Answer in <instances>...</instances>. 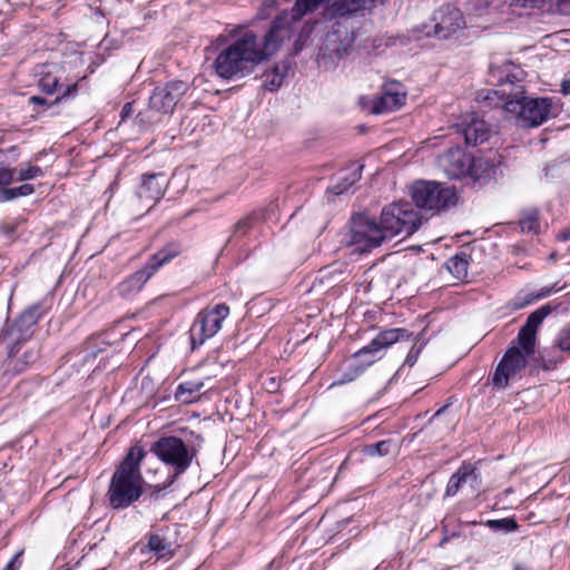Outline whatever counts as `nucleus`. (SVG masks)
<instances>
[{
    "label": "nucleus",
    "mask_w": 570,
    "mask_h": 570,
    "mask_svg": "<svg viewBox=\"0 0 570 570\" xmlns=\"http://www.w3.org/2000/svg\"><path fill=\"white\" fill-rule=\"evenodd\" d=\"M421 352L422 346L413 345L406 355L403 366L407 365L412 367L416 363Z\"/></svg>",
    "instance_id": "nucleus-41"
},
{
    "label": "nucleus",
    "mask_w": 570,
    "mask_h": 570,
    "mask_svg": "<svg viewBox=\"0 0 570 570\" xmlns=\"http://www.w3.org/2000/svg\"><path fill=\"white\" fill-rule=\"evenodd\" d=\"M22 551L17 552L2 570H19L21 568Z\"/></svg>",
    "instance_id": "nucleus-44"
},
{
    "label": "nucleus",
    "mask_w": 570,
    "mask_h": 570,
    "mask_svg": "<svg viewBox=\"0 0 570 570\" xmlns=\"http://www.w3.org/2000/svg\"><path fill=\"white\" fill-rule=\"evenodd\" d=\"M414 205L424 210H448L458 200L455 190L436 181L417 180L410 188Z\"/></svg>",
    "instance_id": "nucleus-6"
},
{
    "label": "nucleus",
    "mask_w": 570,
    "mask_h": 570,
    "mask_svg": "<svg viewBox=\"0 0 570 570\" xmlns=\"http://www.w3.org/2000/svg\"><path fill=\"white\" fill-rule=\"evenodd\" d=\"M45 175L41 167L37 165H31L27 168H22L18 171L16 180L18 181H27L30 179H35L38 177H42Z\"/></svg>",
    "instance_id": "nucleus-38"
},
{
    "label": "nucleus",
    "mask_w": 570,
    "mask_h": 570,
    "mask_svg": "<svg viewBox=\"0 0 570 570\" xmlns=\"http://www.w3.org/2000/svg\"><path fill=\"white\" fill-rule=\"evenodd\" d=\"M146 456V451L135 445L130 448L126 456L114 472L107 497L112 509H126L142 495L144 478L140 472V463Z\"/></svg>",
    "instance_id": "nucleus-4"
},
{
    "label": "nucleus",
    "mask_w": 570,
    "mask_h": 570,
    "mask_svg": "<svg viewBox=\"0 0 570 570\" xmlns=\"http://www.w3.org/2000/svg\"><path fill=\"white\" fill-rule=\"evenodd\" d=\"M562 92H563L564 95L570 94V81H569V82H566V81H564V82L562 83Z\"/></svg>",
    "instance_id": "nucleus-52"
},
{
    "label": "nucleus",
    "mask_w": 570,
    "mask_h": 570,
    "mask_svg": "<svg viewBox=\"0 0 570 570\" xmlns=\"http://www.w3.org/2000/svg\"><path fill=\"white\" fill-rule=\"evenodd\" d=\"M558 238L561 240H570V226L562 229L558 235Z\"/></svg>",
    "instance_id": "nucleus-49"
},
{
    "label": "nucleus",
    "mask_w": 570,
    "mask_h": 570,
    "mask_svg": "<svg viewBox=\"0 0 570 570\" xmlns=\"http://www.w3.org/2000/svg\"><path fill=\"white\" fill-rule=\"evenodd\" d=\"M148 548L157 556V558H164L173 554L171 543L158 533L149 535Z\"/></svg>",
    "instance_id": "nucleus-31"
},
{
    "label": "nucleus",
    "mask_w": 570,
    "mask_h": 570,
    "mask_svg": "<svg viewBox=\"0 0 570 570\" xmlns=\"http://www.w3.org/2000/svg\"><path fill=\"white\" fill-rule=\"evenodd\" d=\"M514 80H517V76L515 75H511V73H505L504 76L500 75L498 76V81L499 82H510V83H513Z\"/></svg>",
    "instance_id": "nucleus-48"
},
{
    "label": "nucleus",
    "mask_w": 570,
    "mask_h": 570,
    "mask_svg": "<svg viewBox=\"0 0 570 570\" xmlns=\"http://www.w3.org/2000/svg\"><path fill=\"white\" fill-rule=\"evenodd\" d=\"M0 154H3V150L0 149Z\"/></svg>",
    "instance_id": "nucleus-56"
},
{
    "label": "nucleus",
    "mask_w": 570,
    "mask_h": 570,
    "mask_svg": "<svg viewBox=\"0 0 570 570\" xmlns=\"http://www.w3.org/2000/svg\"><path fill=\"white\" fill-rule=\"evenodd\" d=\"M19 353V346L16 347V353L13 355H10L8 352V360L6 362V374H12L17 375L26 371V368L29 366L28 364H24V360L21 357H17Z\"/></svg>",
    "instance_id": "nucleus-35"
},
{
    "label": "nucleus",
    "mask_w": 570,
    "mask_h": 570,
    "mask_svg": "<svg viewBox=\"0 0 570 570\" xmlns=\"http://www.w3.org/2000/svg\"><path fill=\"white\" fill-rule=\"evenodd\" d=\"M35 193V186L29 183H24L18 187L2 188L0 190V200L10 202L19 197L29 196Z\"/></svg>",
    "instance_id": "nucleus-32"
},
{
    "label": "nucleus",
    "mask_w": 570,
    "mask_h": 570,
    "mask_svg": "<svg viewBox=\"0 0 570 570\" xmlns=\"http://www.w3.org/2000/svg\"><path fill=\"white\" fill-rule=\"evenodd\" d=\"M16 169L0 164V187L8 186L16 179Z\"/></svg>",
    "instance_id": "nucleus-40"
},
{
    "label": "nucleus",
    "mask_w": 570,
    "mask_h": 570,
    "mask_svg": "<svg viewBox=\"0 0 570 570\" xmlns=\"http://www.w3.org/2000/svg\"><path fill=\"white\" fill-rule=\"evenodd\" d=\"M469 165V171L466 177H470L473 183L480 186L487 184L494 174V167L482 158H473L471 156Z\"/></svg>",
    "instance_id": "nucleus-25"
},
{
    "label": "nucleus",
    "mask_w": 570,
    "mask_h": 570,
    "mask_svg": "<svg viewBox=\"0 0 570 570\" xmlns=\"http://www.w3.org/2000/svg\"><path fill=\"white\" fill-rule=\"evenodd\" d=\"M557 346L561 351L570 352V324L559 332L557 337Z\"/></svg>",
    "instance_id": "nucleus-39"
},
{
    "label": "nucleus",
    "mask_w": 570,
    "mask_h": 570,
    "mask_svg": "<svg viewBox=\"0 0 570 570\" xmlns=\"http://www.w3.org/2000/svg\"><path fill=\"white\" fill-rule=\"evenodd\" d=\"M292 33L291 18L286 13L277 16L263 37L246 31L217 55L214 61L216 75L225 80L249 76L257 66L276 53Z\"/></svg>",
    "instance_id": "nucleus-1"
},
{
    "label": "nucleus",
    "mask_w": 570,
    "mask_h": 570,
    "mask_svg": "<svg viewBox=\"0 0 570 570\" xmlns=\"http://www.w3.org/2000/svg\"><path fill=\"white\" fill-rule=\"evenodd\" d=\"M556 292H558V289L554 286H544L538 292H520L513 299L510 301L509 306L514 311H519L532 304L533 302L550 296Z\"/></svg>",
    "instance_id": "nucleus-26"
},
{
    "label": "nucleus",
    "mask_w": 570,
    "mask_h": 570,
    "mask_svg": "<svg viewBox=\"0 0 570 570\" xmlns=\"http://www.w3.org/2000/svg\"><path fill=\"white\" fill-rule=\"evenodd\" d=\"M422 217L405 220L401 216H352L347 245L354 252L366 253L397 235L409 237L421 227Z\"/></svg>",
    "instance_id": "nucleus-2"
},
{
    "label": "nucleus",
    "mask_w": 570,
    "mask_h": 570,
    "mask_svg": "<svg viewBox=\"0 0 570 570\" xmlns=\"http://www.w3.org/2000/svg\"><path fill=\"white\" fill-rule=\"evenodd\" d=\"M363 168L364 165H358L347 175L342 176L334 185L330 186L326 190L327 202H333L335 196H341L348 191V189L361 179Z\"/></svg>",
    "instance_id": "nucleus-23"
},
{
    "label": "nucleus",
    "mask_w": 570,
    "mask_h": 570,
    "mask_svg": "<svg viewBox=\"0 0 570 570\" xmlns=\"http://www.w3.org/2000/svg\"><path fill=\"white\" fill-rule=\"evenodd\" d=\"M168 186V179L164 173H146L141 175V183L137 190L142 200L157 203L163 198Z\"/></svg>",
    "instance_id": "nucleus-19"
},
{
    "label": "nucleus",
    "mask_w": 570,
    "mask_h": 570,
    "mask_svg": "<svg viewBox=\"0 0 570 570\" xmlns=\"http://www.w3.org/2000/svg\"><path fill=\"white\" fill-rule=\"evenodd\" d=\"M282 209H283V208L279 206V204H278V203H275V204L273 203V204H271V208H268V209H267V214L274 213V212H276V210H278V212H279V210H282Z\"/></svg>",
    "instance_id": "nucleus-51"
},
{
    "label": "nucleus",
    "mask_w": 570,
    "mask_h": 570,
    "mask_svg": "<svg viewBox=\"0 0 570 570\" xmlns=\"http://www.w3.org/2000/svg\"><path fill=\"white\" fill-rule=\"evenodd\" d=\"M556 292H558V289L554 286H544L538 292H520L513 299L510 301L509 306L514 311H519L532 304L533 302L550 296Z\"/></svg>",
    "instance_id": "nucleus-27"
},
{
    "label": "nucleus",
    "mask_w": 570,
    "mask_h": 570,
    "mask_svg": "<svg viewBox=\"0 0 570 570\" xmlns=\"http://www.w3.org/2000/svg\"><path fill=\"white\" fill-rule=\"evenodd\" d=\"M381 214H414L411 205L405 200L393 202L384 206Z\"/></svg>",
    "instance_id": "nucleus-36"
},
{
    "label": "nucleus",
    "mask_w": 570,
    "mask_h": 570,
    "mask_svg": "<svg viewBox=\"0 0 570 570\" xmlns=\"http://www.w3.org/2000/svg\"><path fill=\"white\" fill-rule=\"evenodd\" d=\"M406 91L397 81L384 85L383 92L373 100L372 112L380 115L394 111L405 104Z\"/></svg>",
    "instance_id": "nucleus-16"
},
{
    "label": "nucleus",
    "mask_w": 570,
    "mask_h": 570,
    "mask_svg": "<svg viewBox=\"0 0 570 570\" xmlns=\"http://www.w3.org/2000/svg\"><path fill=\"white\" fill-rule=\"evenodd\" d=\"M150 451L177 474L186 472L197 455L195 446H188L178 436H161L151 444Z\"/></svg>",
    "instance_id": "nucleus-7"
},
{
    "label": "nucleus",
    "mask_w": 570,
    "mask_h": 570,
    "mask_svg": "<svg viewBox=\"0 0 570 570\" xmlns=\"http://www.w3.org/2000/svg\"><path fill=\"white\" fill-rule=\"evenodd\" d=\"M456 130L464 137L465 144L470 146H479L489 141L493 134L491 125L475 116L458 124Z\"/></svg>",
    "instance_id": "nucleus-17"
},
{
    "label": "nucleus",
    "mask_w": 570,
    "mask_h": 570,
    "mask_svg": "<svg viewBox=\"0 0 570 570\" xmlns=\"http://www.w3.org/2000/svg\"><path fill=\"white\" fill-rule=\"evenodd\" d=\"M522 86H518L515 91L507 94L504 90H485L478 94V100L487 104L488 107H502L515 124L523 128H533L541 126L552 115V98H531L524 96Z\"/></svg>",
    "instance_id": "nucleus-3"
},
{
    "label": "nucleus",
    "mask_w": 570,
    "mask_h": 570,
    "mask_svg": "<svg viewBox=\"0 0 570 570\" xmlns=\"http://www.w3.org/2000/svg\"><path fill=\"white\" fill-rule=\"evenodd\" d=\"M204 387L202 381H187L180 383L175 392L176 401L181 403H191L195 400V395Z\"/></svg>",
    "instance_id": "nucleus-29"
},
{
    "label": "nucleus",
    "mask_w": 570,
    "mask_h": 570,
    "mask_svg": "<svg viewBox=\"0 0 570 570\" xmlns=\"http://www.w3.org/2000/svg\"><path fill=\"white\" fill-rule=\"evenodd\" d=\"M497 71H500V70H499V68H494V67H491V68H490V72H491V75H492L493 77H497V75H495V72H497Z\"/></svg>",
    "instance_id": "nucleus-53"
},
{
    "label": "nucleus",
    "mask_w": 570,
    "mask_h": 570,
    "mask_svg": "<svg viewBox=\"0 0 570 570\" xmlns=\"http://www.w3.org/2000/svg\"><path fill=\"white\" fill-rule=\"evenodd\" d=\"M250 224L249 216H245L239 219L235 226L236 233L245 234Z\"/></svg>",
    "instance_id": "nucleus-46"
},
{
    "label": "nucleus",
    "mask_w": 570,
    "mask_h": 570,
    "mask_svg": "<svg viewBox=\"0 0 570 570\" xmlns=\"http://www.w3.org/2000/svg\"><path fill=\"white\" fill-rule=\"evenodd\" d=\"M188 89L189 85L183 80H173L156 87L149 97V108L164 115L171 114Z\"/></svg>",
    "instance_id": "nucleus-12"
},
{
    "label": "nucleus",
    "mask_w": 570,
    "mask_h": 570,
    "mask_svg": "<svg viewBox=\"0 0 570 570\" xmlns=\"http://www.w3.org/2000/svg\"><path fill=\"white\" fill-rule=\"evenodd\" d=\"M16 232V225L12 224H3L0 226V234L7 238L8 240L13 239Z\"/></svg>",
    "instance_id": "nucleus-45"
},
{
    "label": "nucleus",
    "mask_w": 570,
    "mask_h": 570,
    "mask_svg": "<svg viewBox=\"0 0 570 570\" xmlns=\"http://www.w3.org/2000/svg\"><path fill=\"white\" fill-rule=\"evenodd\" d=\"M528 354L522 353L520 347L510 346L503 354L494 371L492 383L499 389H504L509 380L518 375L528 364Z\"/></svg>",
    "instance_id": "nucleus-13"
},
{
    "label": "nucleus",
    "mask_w": 570,
    "mask_h": 570,
    "mask_svg": "<svg viewBox=\"0 0 570 570\" xmlns=\"http://www.w3.org/2000/svg\"><path fill=\"white\" fill-rule=\"evenodd\" d=\"M40 90L45 94L52 95L58 91V97L55 99L53 104L60 102L63 98L68 96H76L78 91V87L76 83L63 87L59 86V80L57 77H52L47 75L39 80L38 83Z\"/></svg>",
    "instance_id": "nucleus-24"
},
{
    "label": "nucleus",
    "mask_w": 570,
    "mask_h": 570,
    "mask_svg": "<svg viewBox=\"0 0 570 570\" xmlns=\"http://www.w3.org/2000/svg\"><path fill=\"white\" fill-rule=\"evenodd\" d=\"M519 226L524 234H537L540 229L539 216H523L519 220Z\"/></svg>",
    "instance_id": "nucleus-37"
},
{
    "label": "nucleus",
    "mask_w": 570,
    "mask_h": 570,
    "mask_svg": "<svg viewBox=\"0 0 570 570\" xmlns=\"http://www.w3.org/2000/svg\"><path fill=\"white\" fill-rule=\"evenodd\" d=\"M552 311L553 307L550 304H546L532 312L527 317L525 323L519 330L518 336L515 338V346L520 347L522 353L530 356L534 355L537 345V332L540 325L543 323L544 318L548 317Z\"/></svg>",
    "instance_id": "nucleus-14"
},
{
    "label": "nucleus",
    "mask_w": 570,
    "mask_h": 570,
    "mask_svg": "<svg viewBox=\"0 0 570 570\" xmlns=\"http://www.w3.org/2000/svg\"><path fill=\"white\" fill-rule=\"evenodd\" d=\"M563 352L557 345L551 348H544L539 353V356L533 361L530 367V374H538L539 370L553 371L563 361Z\"/></svg>",
    "instance_id": "nucleus-21"
},
{
    "label": "nucleus",
    "mask_w": 570,
    "mask_h": 570,
    "mask_svg": "<svg viewBox=\"0 0 570 570\" xmlns=\"http://www.w3.org/2000/svg\"><path fill=\"white\" fill-rule=\"evenodd\" d=\"M485 525L492 531H502L504 533L514 532L519 529V524L514 518L491 519L485 522Z\"/></svg>",
    "instance_id": "nucleus-33"
},
{
    "label": "nucleus",
    "mask_w": 570,
    "mask_h": 570,
    "mask_svg": "<svg viewBox=\"0 0 570 570\" xmlns=\"http://www.w3.org/2000/svg\"><path fill=\"white\" fill-rule=\"evenodd\" d=\"M471 155L465 154L460 147L450 148L441 155L439 163L449 178L461 179L466 177Z\"/></svg>",
    "instance_id": "nucleus-18"
},
{
    "label": "nucleus",
    "mask_w": 570,
    "mask_h": 570,
    "mask_svg": "<svg viewBox=\"0 0 570 570\" xmlns=\"http://www.w3.org/2000/svg\"><path fill=\"white\" fill-rule=\"evenodd\" d=\"M446 541H448V538L445 537V538L441 541V546H442V544H444Z\"/></svg>",
    "instance_id": "nucleus-55"
},
{
    "label": "nucleus",
    "mask_w": 570,
    "mask_h": 570,
    "mask_svg": "<svg viewBox=\"0 0 570 570\" xmlns=\"http://www.w3.org/2000/svg\"><path fill=\"white\" fill-rule=\"evenodd\" d=\"M30 102L37 104V105H47V100L45 98L39 97V96H32L30 98Z\"/></svg>",
    "instance_id": "nucleus-50"
},
{
    "label": "nucleus",
    "mask_w": 570,
    "mask_h": 570,
    "mask_svg": "<svg viewBox=\"0 0 570 570\" xmlns=\"http://www.w3.org/2000/svg\"><path fill=\"white\" fill-rule=\"evenodd\" d=\"M433 36L439 39H449L465 26L462 12L451 6L444 4L439 8L432 17ZM432 36L431 31L426 32Z\"/></svg>",
    "instance_id": "nucleus-15"
},
{
    "label": "nucleus",
    "mask_w": 570,
    "mask_h": 570,
    "mask_svg": "<svg viewBox=\"0 0 570 570\" xmlns=\"http://www.w3.org/2000/svg\"><path fill=\"white\" fill-rule=\"evenodd\" d=\"M21 358L24 360V364H33L39 358V351L37 348H28Z\"/></svg>",
    "instance_id": "nucleus-43"
},
{
    "label": "nucleus",
    "mask_w": 570,
    "mask_h": 570,
    "mask_svg": "<svg viewBox=\"0 0 570 570\" xmlns=\"http://www.w3.org/2000/svg\"><path fill=\"white\" fill-rule=\"evenodd\" d=\"M286 69L285 63L276 65L269 72L265 73L263 87L268 91L277 90L283 85Z\"/></svg>",
    "instance_id": "nucleus-30"
},
{
    "label": "nucleus",
    "mask_w": 570,
    "mask_h": 570,
    "mask_svg": "<svg viewBox=\"0 0 570 570\" xmlns=\"http://www.w3.org/2000/svg\"><path fill=\"white\" fill-rule=\"evenodd\" d=\"M353 43L354 37L352 35H342L337 31L327 33L318 50V67L326 71L334 70L340 60L351 52Z\"/></svg>",
    "instance_id": "nucleus-11"
},
{
    "label": "nucleus",
    "mask_w": 570,
    "mask_h": 570,
    "mask_svg": "<svg viewBox=\"0 0 570 570\" xmlns=\"http://www.w3.org/2000/svg\"><path fill=\"white\" fill-rule=\"evenodd\" d=\"M39 320V307L26 309L13 323L1 331L0 343L6 345L10 355L16 353V347L27 342L32 336V327Z\"/></svg>",
    "instance_id": "nucleus-10"
},
{
    "label": "nucleus",
    "mask_w": 570,
    "mask_h": 570,
    "mask_svg": "<svg viewBox=\"0 0 570 570\" xmlns=\"http://www.w3.org/2000/svg\"><path fill=\"white\" fill-rule=\"evenodd\" d=\"M413 333L405 328H387L381 331L367 345L358 350L354 357L361 360L364 367L381 360L389 347L397 342L412 341Z\"/></svg>",
    "instance_id": "nucleus-9"
},
{
    "label": "nucleus",
    "mask_w": 570,
    "mask_h": 570,
    "mask_svg": "<svg viewBox=\"0 0 570 570\" xmlns=\"http://www.w3.org/2000/svg\"><path fill=\"white\" fill-rule=\"evenodd\" d=\"M392 448V440H382L380 442L365 445L363 452L367 456H385L391 453Z\"/></svg>",
    "instance_id": "nucleus-34"
},
{
    "label": "nucleus",
    "mask_w": 570,
    "mask_h": 570,
    "mask_svg": "<svg viewBox=\"0 0 570 570\" xmlns=\"http://www.w3.org/2000/svg\"><path fill=\"white\" fill-rule=\"evenodd\" d=\"M134 112L132 102H126L121 109L120 116L122 119L129 117Z\"/></svg>",
    "instance_id": "nucleus-47"
},
{
    "label": "nucleus",
    "mask_w": 570,
    "mask_h": 570,
    "mask_svg": "<svg viewBox=\"0 0 570 570\" xmlns=\"http://www.w3.org/2000/svg\"><path fill=\"white\" fill-rule=\"evenodd\" d=\"M469 258L466 253L460 252L445 262V267L454 278L464 281L468 277Z\"/></svg>",
    "instance_id": "nucleus-28"
},
{
    "label": "nucleus",
    "mask_w": 570,
    "mask_h": 570,
    "mask_svg": "<svg viewBox=\"0 0 570 570\" xmlns=\"http://www.w3.org/2000/svg\"><path fill=\"white\" fill-rule=\"evenodd\" d=\"M323 0H296L292 9V19H299L307 12L317 8ZM367 0H343V7L348 12L362 9Z\"/></svg>",
    "instance_id": "nucleus-22"
},
{
    "label": "nucleus",
    "mask_w": 570,
    "mask_h": 570,
    "mask_svg": "<svg viewBox=\"0 0 570 570\" xmlns=\"http://www.w3.org/2000/svg\"><path fill=\"white\" fill-rule=\"evenodd\" d=\"M228 315L229 306L225 303L200 311L189 330L191 348L202 346L208 338L215 336Z\"/></svg>",
    "instance_id": "nucleus-8"
},
{
    "label": "nucleus",
    "mask_w": 570,
    "mask_h": 570,
    "mask_svg": "<svg viewBox=\"0 0 570 570\" xmlns=\"http://www.w3.org/2000/svg\"><path fill=\"white\" fill-rule=\"evenodd\" d=\"M362 364L357 367H355L352 372L343 374L342 379L336 384H345L348 382L354 381L356 377H358L365 370Z\"/></svg>",
    "instance_id": "nucleus-42"
},
{
    "label": "nucleus",
    "mask_w": 570,
    "mask_h": 570,
    "mask_svg": "<svg viewBox=\"0 0 570 570\" xmlns=\"http://www.w3.org/2000/svg\"><path fill=\"white\" fill-rule=\"evenodd\" d=\"M181 253V245L176 242L168 243L157 253L151 255L146 264L134 274L129 275L118 285V293L122 297H130L141 291L147 281L165 264Z\"/></svg>",
    "instance_id": "nucleus-5"
},
{
    "label": "nucleus",
    "mask_w": 570,
    "mask_h": 570,
    "mask_svg": "<svg viewBox=\"0 0 570 570\" xmlns=\"http://www.w3.org/2000/svg\"><path fill=\"white\" fill-rule=\"evenodd\" d=\"M479 475L478 469L472 463L463 462L458 471L451 475L446 484L445 495L454 497L465 484L474 488Z\"/></svg>",
    "instance_id": "nucleus-20"
},
{
    "label": "nucleus",
    "mask_w": 570,
    "mask_h": 570,
    "mask_svg": "<svg viewBox=\"0 0 570 570\" xmlns=\"http://www.w3.org/2000/svg\"><path fill=\"white\" fill-rule=\"evenodd\" d=\"M513 570H527L523 566L517 564Z\"/></svg>",
    "instance_id": "nucleus-54"
}]
</instances>
